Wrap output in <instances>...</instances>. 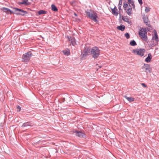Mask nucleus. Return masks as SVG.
<instances>
[{"mask_svg":"<svg viewBox=\"0 0 159 159\" xmlns=\"http://www.w3.org/2000/svg\"><path fill=\"white\" fill-rule=\"evenodd\" d=\"M150 11V9L149 8H148L147 7H145V11L148 13Z\"/></svg>","mask_w":159,"mask_h":159,"instance_id":"obj_29","label":"nucleus"},{"mask_svg":"<svg viewBox=\"0 0 159 159\" xmlns=\"http://www.w3.org/2000/svg\"><path fill=\"white\" fill-rule=\"evenodd\" d=\"M3 10L5 12H6L7 13H9L10 12L11 13L12 12V11L10 9L7 8H4Z\"/></svg>","mask_w":159,"mask_h":159,"instance_id":"obj_21","label":"nucleus"},{"mask_svg":"<svg viewBox=\"0 0 159 159\" xmlns=\"http://www.w3.org/2000/svg\"><path fill=\"white\" fill-rule=\"evenodd\" d=\"M115 7L113 9H112V13L114 15L117 16L118 13L115 11Z\"/></svg>","mask_w":159,"mask_h":159,"instance_id":"obj_24","label":"nucleus"},{"mask_svg":"<svg viewBox=\"0 0 159 159\" xmlns=\"http://www.w3.org/2000/svg\"><path fill=\"white\" fill-rule=\"evenodd\" d=\"M125 97L128 101L130 102H132L134 101V98L132 97H128L126 96H125Z\"/></svg>","mask_w":159,"mask_h":159,"instance_id":"obj_18","label":"nucleus"},{"mask_svg":"<svg viewBox=\"0 0 159 159\" xmlns=\"http://www.w3.org/2000/svg\"><path fill=\"white\" fill-rule=\"evenodd\" d=\"M145 51V50L144 49H138L133 50L132 52L135 54L142 57L144 55Z\"/></svg>","mask_w":159,"mask_h":159,"instance_id":"obj_5","label":"nucleus"},{"mask_svg":"<svg viewBox=\"0 0 159 159\" xmlns=\"http://www.w3.org/2000/svg\"><path fill=\"white\" fill-rule=\"evenodd\" d=\"M125 10L126 11V13L129 16H130L132 13V8L131 7H129L128 9H126Z\"/></svg>","mask_w":159,"mask_h":159,"instance_id":"obj_15","label":"nucleus"},{"mask_svg":"<svg viewBox=\"0 0 159 159\" xmlns=\"http://www.w3.org/2000/svg\"><path fill=\"white\" fill-rule=\"evenodd\" d=\"M65 98H63V101H65Z\"/></svg>","mask_w":159,"mask_h":159,"instance_id":"obj_35","label":"nucleus"},{"mask_svg":"<svg viewBox=\"0 0 159 159\" xmlns=\"http://www.w3.org/2000/svg\"><path fill=\"white\" fill-rule=\"evenodd\" d=\"M85 13L91 19L93 20L94 22H97L98 20L97 18L98 17L97 14L94 11L90 10L85 11Z\"/></svg>","mask_w":159,"mask_h":159,"instance_id":"obj_1","label":"nucleus"},{"mask_svg":"<svg viewBox=\"0 0 159 159\" xmlns=\"http://www.w3.org/2000/svg\"><path fill=\"white\" fill-rule=\"evenodd\" d=\"M46 11L43 10H40L38 11V14L39 15L46 13Z\"/></svg>","mask_w":159,"mask_h":159,"instance_id":"obj_25","label":"nucleus"},{"mask_svg":"<svg viewBox=\"0 0 159 159\" xmlns=\"http://www.w3.org/2000/svg\"><path fill=\"white\" fill-rule=\"evenodd\" d=\"M139 3L141 5L143 3L142 0H138Z\"/></svg>","mask_w":159,"mask_h":159,"instance_id":"obj_32","label":"nucleus"},{"mask_svg":"<svg viewBox=\"0 0 159 159\" xmlns=\"http://www.w3.org/2000/svg\"><path fill=\"white\" fill-rule=\"evenodd\" d=\"M74 15H75V16H77V14H76V13H74Z\"/></svg>","mask_w":159,"mask_h":159,"instance_id":"obj_34","label":"nucleus"},{"mask_svg":"<svg viewBox=\"0 0 159 159\" xmlns=\"http://www.w3.org/2000/svg\"><path fill=\"white\" fill-rule=\"evenodd\" d=\"M17 111H19L20 110L21 108L19 106H17Z\"/></svg>","mask_w":159,"mask_h":159,"instance_id":"obj_31","label":"nucleus"},{"mask_svg":"<svg viewBox=\"0 0 159 159\" xmlns=\"http://www.w3.org/2000/svg\"><path fill=\"white\" fill-rule=\"evenodd\" d=\"M32 123L30 122H27L23 123L21 127H27L28 126H32Z\"/></svg>","mask_w":159,"mask_h":159,"instance_id":"obj_14","label":"nucleus"},{"mask_svg":"<svg viewBox=\"0 0 159 159\" xmlns=\"http://www.w3.org/2000/svg\"><path fill=\"white\" fill-rule=\"evenodd\" d=\"M123 20L124 21L127 22L129 23L130 22H129V19L126 17H123Z\"/></svg>","mask_w":159,"mask_h":159,"instance_id":"obj_27","label":"nucleus"},{"mask_svg":"<svg viewBox=\"0 0 159 159\" xmlns=\"http://www.w3.org/2000/svg\"><path fill=\"white\" fill-rule=\"evenodd\" d=\"M130 7V6H129V5H128V7Z\"/></svg>","mask_w":159,"mask_h":159,"instance_id":"obj_36","label":"nucleus"},{"mask_svg":"<svg viewBox=\"0 0 159 159\" xmlns=\"http://www.w3.org/2000/svg\"><path fill=\"white\" fill-rule=\"evenodd\" d=\"M74 133L76 136H78L80 137H82L84 135V134L80 132L75 131L74 132Z\"/></svg>","mask_w":159,"mask_h":159,"instance_id":"obj_9","label":"nucleus"},{"mask_svg":"<svg viewBox=\"0 0 159 159\" xmlns=\"http://www.w3.org/2000/svg\"><path fill=\"white\" fill-rule=\"evenodd\" d=\"M15 11L16 12H17L18 11H20V12H17V14H20L22 15H24L25 13H27V12L25 11H24L23 10L20 9H18V8H15Z\"/></svg>","mask_w":159,"mask_h":159,"instance_id":"obj_8","label":"nucleus"},{"mask_svg":"<svg viewBox=\"0 0 159 159\" xmlns=\"http://www.w3.org/2000/svg\"><path fill=\"white\" fill-rule=\"evenodd\" d=\"M122 4V0H120L118 5V9L119 10L121 9V7Z\"/></svg>","mask_w":159,"mask_h":159,"instance_id":"obj_23","label":"nucleus"},{"mask_svg":"<svg viewBox=\"0 0 159 159\" xmlns=\"http://www.w3.org/2000/svg\"><path fill=\"white\" fill-rule=\"evenodd\" d=\"M128 3L130 5L131 4L132 6V8L134 10H135V6L134 4V2L133 0H128Z\"/></svg>","mask_w":159,"mask_h":159,"instance_id":"obj_12","label":"nucleus"},{"mask_svg":"<svg viewBox=\"0 0 159 159\" xmlns=\"http://www.w3.org/2000/svg\"><path fill=\"white\" fill-rule=\"evenodd\" d=\"M125 36L126 37L127 39H128L129 38V35L128 33H126L125 34Z\"/></svg>","mask_w":159,"mask_h":159,"instance_id":"obj_28","label":"nucleus"},{"mask_svg":"<svg viewBox=\"0 0 159 159\" xmlns=\"http://www.w3.org/2000/svg\"><path fill=\"white\" fill-rule=\"evenodd\" d=\"M143 20H144V23H146L147 24V23H148V22L147 21V20L146 19H145V18Z\"/></svg>","mask_w":159,"mask_h":159,"instance_id":"obj_33","label":"nucleus"},{"mask_svg":"<svg viewBox=\"0 0 159 159\" xmlns=\"http://www.w3.org/2000/svg\"><path fill=\"white\" fill-rule=\"evenodd\" d=\"M152 58V55L151 53H149L148 57L145 59V61L147 62H149L151 61Z\"/></svg>","mask_w":159,"mask_h":159,"instance_id":"obj_10","label":"nucleus"},{"mask_svg":"<svg viewBox=\"0 0 159 159\" xmlns=\"http://www.w3.org/2000/svg\"><path fill=\"white\" fill-rule=\"evenodd\" d=\"M52 10L55 11H57V9L55 6L53 4H52L51 5Z\"/></svg>","mask_w":159,"mask_h":159,"instance_id":"obj_20","label":"nucleus"},{"mask_svg":"<svg viewBox=\"0 0 159 159\" xmlns=\"http://www.w3.org/2000/svg\"><path fill=\"white\" fill-rule=\"evenodd\" d=\"M117 29L122 31H124L125 28V26L122 25H121L120 26H117Z\"/></svg>","mask_w":159,"mask_h":159,"instance_id":"obj_13","label":"nucleus"},{"mask_svg":"<svg viewBox=\"0 0 159 159\" xmlns=\"http://www.w3.org/2000/svg\"><path fill=\"white\" fill-rule=\"evenodd\" d=\"M141 84L144 87L146 88L147 87V86L144 83H142Z\"/></svg>","mask_w":159,"mask_h":159,"instance_id":"obj_30","label":"nucleus"},{"mask_svg":"<svg viewBox=\"0 0 159 159\" xmlns=\"http://www.w3.org/2000/svg\"><path fill=\"white\" fill-rule=\"evenodd\" d=\"M83 52V55L84 56H86L87 55H89V53H90L89 52V51L88 49H86V48H85Z\"/></svg>","mask_w":159,"mask_h":159,"instance_id":"obj_17","label":"nucleus"},{"mask_svg":"<svg viewBox=\"0 0 159 159\" xmlns=\"http://www.w3.org/2000/svg\"><path fill=\"white\" fill-rule=\"evenodd\" d=\"M31 53L29 51L24 54L22 56V60L23 62H27L29 61L31 57Z\"/></svg>","mask_w":159,"mask_h":159,"instance_id":"obj_4","label":"nucleus"},{"mask_svg":"<svg viewBox=\"0 0 159 159\" xmlns=\"http://www.w3.org/2000/svg\"><path fill=\"white\" fill-rule=\"evenodd\" d=\"M142 71L150 72L151 70V68L149 64H144L143 66L142 67Z\"/></svg>","mask_w":159,"mask_h":159,"instance_id":"obj_6","label":"nucleus"},{"mask_svg":"<svg viewBox=\"0 0 159 159\" xmlns=\"http://www.w3.org/2000/svg\"><path fill=\"white\" fill-rule=\"evenodd\" d=\"M27 1L26 0H24L22 2H20V4L27 5Z\"/></svg>","mask_w":159,"mask_h":159,"instance_id":"obj_26","label":"nucleus"},{"mask_svg":"<svg viewBox=\"0 0 159 159\" xmlns=\"http://www.w3.org/2000/svg\"><path fill=\"white\" fill-rule=\"evenodd\" d=\"M147 32L145 28H142L140 30L139 34L141 38L143 41L147 42L148 37L147 35Z\"/></svg>","mask_w":159,"mask_h":159,"instance_id":"obj_3","label":"nucleus"},{"mask_svg":"<svg viewBox=\"0 0 159 159\" xmlns=\"http://www.w3.org/2000/svg\"><path fill=\"white\" fill-rule=\"evenodd\" d=\"M90 52L92 57L96 59L100 55V50L97 47H94L91 49Z\"/></svg>","mask_w":159,"mask_h":159,"instance_id":"obj_2","label":"nucleus"},{"mask_svg":"<svg viewBox=\"0 0 159 159\" xmlns=\"http://www.w3.org/2000/svg\"><path fill=\"white\" fill-rule=\"evenodd\" d=\"M154 36H153L152 39L157 42L158 41V38L157 32L156 31H154Z\"/></svg>","mask_w":159,"mask_h":159,"instance_id":"obj_11","label":"nucleus"},{"mask_svg":"<svg viewBox=\"0 0 159 159\" xmlns=\"http://www.w3.org/2000/svg\"><path fill=\"white\" fill-rule=\"evenodd\" d=\"M63 53L65 55L67 56L69 55L70 54V50L69 49H67L66 50H64L63 51Z\"/></svg>","mask_w":159,"mask_h":159,"instance_id":"obj_19","label":"nucleus"},{"mask_svg":"<svg viewBox=\"0 0 159 159\" xmlns=\"http://www.w3.org/2000/svg\"><path fill=\"white\" fill-rule=\"evenodd\" d=\"M129 4V6H130V5L127 2H125L123 3V8L124 9L126 10L127 7H128V5Z\"/></svg>","mask_w":159,"mask_h":159,"instance_id":"obj_16","label":"nucleus"},{"mask_svg":"<svg viewBox=\"0 0 159 159\" xmlns=\"http://www.w3.org/2000/svg\"><path fill=\"white\" fill-rule=\"evenodd\" d=\"M67 37L72 45L74 46L76 44L75 39L74 37L68 36H67Z\"/></svg>","mask_w":159,"mask_h":159,"instance_id":"obj_7","label":"nucleus"},{"mask_svg":"<svg viewBox=\"0 0 159 159\" xmlns=\"http://www.w3.org/2000/svg\"><path fill=\"white\" fill-rule=\"evenodd\" d=\"M130 44L131 46H135L136 45V42L134 40H132V41H130Z\"/></svg>","mask_w":159,"mask_h":159,"instance_id":"obj_22","label":"nucleus"}]
</instances>
